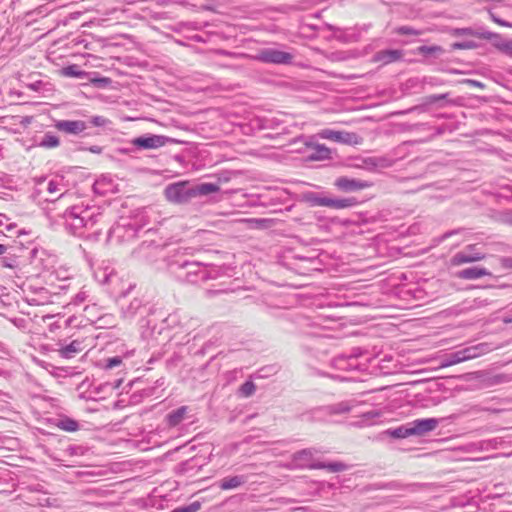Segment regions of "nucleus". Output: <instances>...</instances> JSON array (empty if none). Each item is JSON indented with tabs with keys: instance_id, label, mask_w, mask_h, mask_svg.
I'll use <instances>...</instances> for the list:
<instances>
[{
	"instance_id": "b1692460",
	"label": "nucleus",
	"mask_w": 512,
	"mask_h": 512,
	"mask_svg": "<svg viewBox=\"0 0 512 512\" xmlns=\"http://www.w3.org/2000/svg\"><path fill=\"white\" fill-rule=\"evenodd\" d=\"M453 50H469L476 48V44L472 41L468 42H456L451 45Z\"/></svg>"
},
{
	"instance_id": "7c9ffc66",
	"label": "nucleus",
	"mask_w": 512,
	"mask_h": 512,
	"mask_svg": "<svg viewBox=\"0 0 512 512\" xmlns=\"http://www.w3.org/2000/svg\"><path fill=\"white\" fill-rule=\"evenodd\" d=\"M491 19L494 23H496L497 25L499 26H502V27H509V28H512V24L506 22V21H503L499 18H497L494 14L491 13Z\"/></svg>"
},
{
	"instance_id": "7ed1b4c3",
	"label": "nucleus",
	"mask_w": 512,
	"mask_h": 512,
	"mask_svg": "<svg viewBox=\"0 0 512 512\" xmlns=\"http://www.w3.org/2000/svg\"><path fill=\"white\" fill-rule=\"evenodd\" d=\"M488 351H489V347L485 343H481L479 345L466 348L464 350H461V351H458L457 353H455L452 356V359L447 363H443L441 365V367H448V366H451L454 364L461 363L463 361L474 359L480 355L487 353Z\"/></svg>"
},
{
	"instance_id": "dca6fc26",
	"label": "nucleus",
	"mask_w": 512,
	"mask_h": 512,
	"mask_svg": "<svg viewBox=\"0 0 512 512\" xmlns=\"http://www.w3.org/2000/svg\"><path fill=\"white\" fill-rule=\"evenodd\" d=\"M219 191V186L213 183H203L194 189V194L208 195Z\"/></svg>"
},
{
	"instance_id": "c756f323",
	"label": "nucleus",
	"mask_w": 512,
	"mask_h": 512,
	"mask_svg": "<svg viewBox=\"0 0 512 512\" xmlns=\"http://www.w3.org/2000/svg\"><path fill=\"white\" fill-rule=\"evenodd\" d=\"M122 363V360L120 357H112L107 360L106 367L108 369H111L113 367L119 366Z\"/></svg>"
},
{
	"instance_id": "a19ab883",
	"label": "nucleus",
	"mask_w": 512,
	"mask_h": 512,
	"mask_svg": "<svg viewBox=\"0 0 512 512\" xmlns=\"http://www.w3.org/2000/svg\"><path fill=\"white\" fill-rule=\"evenodd\" d=\"M91 150H92L93 152H99V151H100V149H99V148H93V149H91Z\"/></svg>"
},
{
	"instance_id": "aec40b11",
	"label": "nucleus",
	"mask_w": 512,
	"mask_h": 512,
	"mask_svg": "<svg viewBox=\"0 0 512 512\" xmlns=\"http://www.w3.org/2000/svg\"><path fill=\"white\" fill-rule=\"evenodd\" d=\"M443 48L437 45L433 46H420L418 52L422 55H436L443 53Z\"/></svg>"
},
{
	"instance_id": "6e6552de",
	"label": "nucleus",
	"mask_w": 512,
	"mask_h": 512,
	"mask_svg": "<svg viewBox=\"0 0 512 512\" xmlns=\"http://www.w3.org/2000/svg\"><path fill=\"white\" fill-rule=\"evenodd\" d=\"M437 426V419H417L410 424V433H412V435L423 436L428 432L433 431Z\"/></svg>"
},
{
	"instance_id": "c85d7f7f",
	"label": "nucleus",
	"mask_w": 512,
	"mask_h": 512,
	"mask_svg": "<svg viewBox=\"0 0 512 512\" xmlns=\"http://www.w3.org/2000/svg\"><path fill=\"white\" fill-rule=\"evenodd\" d=\"M452 34L454 36H462V35L475 36L476 32H474L470 28H463V29H456V30H454Z\"/></svg>"
},
{
	"instance_id": "72a5a7b5",
	"label": "nucleus",
	"mask_w": 512,
	"mask_h": 512,
	"mask_svg": "<svg viewBox=\"0 0 512 512\" xmlns=\"http://www.w3.org/2000/svg\"><path fill=\"white\" fill-rule=\"evenodd\" d=\"M92 122L94 125L100 126V125H104L107 122V120L103 117L96 116L92 119Z\"/></svg>"
},
{
	"instance_id": "2f4dec72",
	"label": "nucleus",
	"mask_w": 512,
	"mask_h": 512,
	"mask_svg": "<svg viewBox=\"0 0 512 512\" xmlns=\"http://www.w3.org/2000/svg\"><path fill=\"white\" fill-rule=\"evenodd\" d=\"M446 97V95H431L426 98V103L431 104L435 103L439 100H442Z\"/></svg>"
},
{
	"instance_id": "20e7f679",
	"label": "nucleus",
	"mask_w": 512,
	"mask_h": 512,
	"mask_svg": "<svg viewBox=\"0 0 512 512\" xmlns=\"http://www.w3.org/2000/svg\"><path fill=\"white\" fill-rule=\"evenodd\" d=\"M255 58L263 63L288 64L292 61L293 55L289 52L267 48L259 51Z\"/></svg>"
},
{
	"instance_id": "473e14b6",
	"label": "nucleus",
	"mask_w": 512,
	"mask_h": 512,
	"mask_svg": "<svg viewBox=\"0 0 512 512\" xmlns=\"http://www.w3.org/2000/svg\"><path fill=\"white\" fill-rule=\"evenodd\" d=\"M67 424L63 426V428L67 431H75L77 429V423L73 420H69L66 422Z\"/></svg>"
},
{
	"instance_id": "4c0bfd02",
	"label": "nucleus",
	"mask_w": 512,
	"mask_h": 512,
	"mask_svg": "<svg viewBox=\"0 0 512 512\" xmlns=\"http://www.w3.org/2000/svg\"><path fill=\"white\" fill-rule=\"evenodd\" d=\"M6 252V247L2 244H0V255L4 254Z\"/></svg>"
},
{
	"instance_id": "c9c22d12",
	"label": "nucleus",
	"mask_w": 512,
	"mask_h": 512,
	"mask_svg": "<svg viewBox=\"0 0 512 512\" xmlns=\"http://www.w3.org/2000/svg\"><path fill=\"white\" fill-rule=\"evenodd\" d=\"M399 32L402 33V34H415V35H418V33L412 32L411 29L406 28V27L400 28Z\"/></svg>"
},
{
	"instance_id": "4be33fe9",
	"label": "nucleus",
	"mask_w": 512,
	"mask_h": 512,
	"mask_svg": "<svg viewBox=\"0 0 512 512\" xmlns=\"http://www.w3.org/2000/svg\"><path fill=\"white\" fill-rule=\"evenodd\" d=\"M40 145L45 148H55L59 145V139H58V137H56L54 135L47 134L43 138Z\"/></svg>"
},
{
	"instance_id": "9d476101",
	"label": "nucleus",
	"mask_w": 512,
	"mask_h": 512,
	"mask_svg": "<svg viewBox=\"0 0 512 512\" xmlns=\"http://www.w3.org/2000/svg\"><path fill=\"white\" fill-rule=\"evenodd\" d=\"M55 127L67 134H79L86 129V124L80 120H61L55 124Z\"/></svg>"
},
{
	"instance_id": "58836bf2",
	"label": "nucleus",
	"mask_w": 512,
	"mask_h": 512,
	"mask_svg": "<svg viewBox=\"0 0 512 512\" xmlns=\"http://www.w3.org/2000/svg\"><path fill=\"white\" fill-rule=\"evenodd\" d=\"M172 512H189V508H185V509H176Z\"/></svg>"
},
{
	"instance_id": "ddd939ff",
	"label": "nucleus",
	"mask_w": 512,
	"mask_h": 512,
	"mask_svg": "<svg viewBox=\"0 0 512 512\" xmlns=\"http://www.w3.org/2000/svg\"><path fill=\"white\" fill-rule=\"evenodd\" d=\"M246 482V477L243 475H237V476H229L223 478L220 483L219 487L222 490H230V489H236L240 487L242 484Z\"/></svg>"
},
{
	"instance_id": "9b49d317",
	"label": "nucleus",
	"mask_w": 512,
	"mask_h": 512,
	"mask_svg": "<svg viewBox=\"0 0 512 512\" xmlns=\"http://www.w3.org/2000/svg\"><path fill=\"white\" fill-rule=\"evenodd\" d=\"M491 272L484 267H469L457 272L456 276L464 280H476L485 276H491Z\"/></svg>"
},
{
	"instance_id": "f3484780",
	"label": "nucleus",
	"mask_w": 512,
	"mask_h": 512,
	"mask_svg": "<svg viewBox=\"0 0 512 512\" xmlns=\"http://www.w3.org/2000/svg\"><path fill=\"white\" fill-rule=\"evenodd\" d=\"M240 222L245 223L249 227H252V228H267L270 226L271 220L250 218V219H242V220H240Z\"/></svg>"
},
{
	"instance_id": "5701e85b",
	"label": "nucleus",
	"mask_w": 512,
	"mask_h": 512,
	"mask_svg": "<svg viewBox=\"0 0 512 512\" xmlns=\"http://www.w3.org/2000/svg\"><path fill=\"white\" fill-rule=\"evenodd\" d=\"M254 391H255V385L253 382H250V381L245 382L240 387V393L244 397L251 396L254 393Z\"/></svg>"
},
{
	"instance_id": "6ab92c4d",
	"label": "nucleus",
	"mask_w": 512,
	"mask_h": 512,
	"mask_svg": "<svg viewBox=\"0 0 512 512\" xmlns=\"http://www.w3.org/2000/svg\"><path fill=\"white\" fill-rule=\"evenodd\" d=\"M80 351L79 343L76 341H73L69 345L63 347L60 350V354L65 358H70L73 356V354L78 353Z\"/></svg>"
},
{
	"instance_id": "423d86ee",
	"label": "nucleus",
	"mask_w": 512,
	"mask_h": 512,
	"mask_svg": "<svg viewBox=\"0 0 512 512\" xmlns=\"http://www.w3.org/2000/svg\"><path fill=\"white\" fill-rule=\"evenodd\" d=\"M166 138L162 135H145L134 138L132 144L141 149H158L164 146Z\"/></svg>"
},
{
	"instance_id": "a878e982",
	"label": "nucleus",
	"mask_w": 512,
	"mask_h": 512,
	"mask_svg": "<svg viewBox=\"0 0 512 512\" xmlns=\"http://www.w3.org/2000/svg\"><path fill=\"white\" fill-rule=\"evenodd\" d=\"M391 435L395 438H405L411 436L410 427H399L391 432Z\"/></svg>"
},
{
	"instance_id": "f03ea898",
	"label": "nucleus",
	"mask_w": 512,
	"mask_h": 512,
	"mask_svg": "<svg viewBox=\"0 0 512 512\" xmlns=\"http://www.w3.org/2000/svg\"><path fill=\"white\" fill-rule=\"evenodd\" d=\"M318 136L322 139L330 140L333 142L346 144V145H358L362 142V138L353 132L347 131H335L331 129H323L318 133Z\"/></svg>"
},
{
	"instance_id": "cd10ccee",
	"label": "nucleus",
	"mask_w": 512,
	"mask_h": 512,
	"mask_svg": "<svg viewBox=\"0 0 512 512\" xmlns=\"http://www.w3.org/2000/svg\"><path fill=\"white\" fill-rule=\"evenodd\" d=\"M461 83L481 90L485 89L486 87L484 83L473 79H464Z\"/></svg>"
},
{
	"instance_id": "2eb2a0df",
	"label": "nucleus",
	"mask_w": 512,
	"mask_h": 512,
	"mask_svg": "<svg viewBox=\"0 0 512 512\" xmlns=\"http://www.w3.org/2000/svg\"><path fill=\"white\" fill-rule=\"evenodd\" d=\"M493 46L505 55L512 57V39H502L500 41H495Z\"/></svg>"
},
{
	"instance_id": "39448f33",
	"label": "nucleus",
	"mask_w": 512,
	"mask_h": 512,
	"mask_svg": "<svg viewBox=\"0 0 512 512\" xmlns=\"http://www.w3.org/2000/svg\"><path fill=\"white\" fill-rule=\"evenodd\" d=\"M475 245H468L463 251L456 253L450 260L452 266L479 262L485 259V254L475 251Z\"/></svg>"
},
{
	"instance_id": "412c9836",
	"label": "nucleus",
	"mask_w": 512,
	"mask_h": 512,
	"mask_svg": "<svg viewBox=\"0 0 512 512\" xmlns=\"http://www.w3.org/2000/svg\"><path fill=\"white\" fill-rule=\"evenodd\" d=\"M183 187V184L169 186L166 190V194L169 198L174 199L175 201H180L179 193L183 189Z\"/></svg>"
},
{
	"instance_id": "4468645a",
	"label": "nucleus",
	"mask_w": 512,
	"mask_h": 512,
	"mask_svg": "<svg viewBox=\"0 0 512 512\" xmlns=\"http://www.w3.org/2000/svg\"><path fill=\"white\" fill-rule=\"evenodd\" d=\"M60 73L62 76L75 78H83L87 75L85 71L80 70L79 67L75 64L64 67Z\"/></svg>"
},
{
	"instance_id": "a211bd4d",
	"label": "nucleus",
	"mask_w": 512,
	"mask_h": 512,
	"mask_svg": "<svg viewBox=\"0 0 512 512\" xmlns=\"http://www.w3.org/2000/svg\"><path fill=\"white\" fill-rule=\"evenodd\" d=\"M187 407H181L176 411L168 415V421L170 425H177L186 415Z\"/></svg>"
},
{
	"instance_id": "393cba45",
	"label": "nucleus",
	"mask_w": 512,
	"mask_h": 512,
	"mask_svg": "<svg viewBox=\"0 0 512 512\" xmlns=\"http://www.w3.org/2000/svg\"><path fill=\"white\" fill-rule=\"evenodd\" d=\"M475 36L482 38V39L491 40V41H493V43L495 41H500L503 39L500 34L493 33V32L476 33Z\"/></svg>"
},
{
	"instance_id": "f704fd0d",
	"label": "nucleus",
	"mask_w": 512,
	"mask_h": 512,
	"mask_svg": "<svg viewBox=\"0 0 512 512\" xmlns=\"http://www.w3.org/2000/svg\"><path fill=\"white\" fill-rule=\"evenodd\" d=\"M92 83H104V84H108L109 83V79L108 78H97V79H92L91 80Z\"/></svg>"
},
{
	"instance_id": "bb28decb",
	"label": "nucleus",
	"mask_w": 512,
	"mask_h": 512,
	"mask_svg": "<svg viewBox=\"0 0 512 512\" xmlns=\"http://www.w3.org/2000/svg\"><path fill=\"white\" fill-rule=\"evenodd\" d=\"M313 468H328L330 471L337 472L345 469V465L342 463H332L328 465H316Z\"/></svg>"
},
{
	"instance_id": "e433bc0d",
	"label": "nucleus",
	"mask_w": 512,
	"mask_h": 512,
	"mask_svg": "<svg viewBox=\"0 0 512 512\" xmlns=\"http://www.w3.org/2000/svg\"><path fill=\"white\" fill-rule=\"evenodd\" d=\"M307 455H310V452L306 451V450H303L301 452H298L295 457H296V459H300V458H302L304 456H307Z\"/></svg>"
},
{
	"instance_id": "f257e3e1",
	"label": "nucleus",
	"mask_w": 512,
	"mask_h": 512,
	"mask_svg": "<svg viewBox=\"0 0 512 512\" xmlns=\"http://www.w3.org/2000/svg\"><path fill=\"white\" fill-rule=\"evenodd\" d=\"M304 198L312 206H323L332 209H345L356 204V201L353 198L333 199L327 196H320L315 193H306Z\"/></svg>"
},
{
	"instance_id": "f8f14e48",
	"label": "nucleus",
	"mask_w": 512,
	"mask_h": 512,
	"mask_svg": "<svg viewBox=\"0 0 512 512\" xmlns=\"http://www.w3.org/2000/svg\"><path fill=\"white\" fill-rule=\"evenodd\" d=\"M306 147L311 148L314 152L309 155L310 161H323L331 158V150L323 144H315L311 142L305 143Z\"/></svg>"
},
{
	"instance_id": "0eeeda50",
	"label": "nucleus",
	"mask_w": 512,
	"mask_h": 512,
	"mask_svg": "<svg viewBox=\"0 0 512 512\" xmlns=\"http://www.w3.org/2000/svg\"><path fill=\"white\" fill-rule=\"evenodd\" d=\"M334 185L338 189L345 191V192L363 190V189H366V188H369L372 186V184L367 181L349 179L347 177L337 178L335 180Z\"/></svg>"
},
{
	"instance_id": "1a4fd4ad",
	"label": "nucleus",
	"mask_w": 512,
	"mask_h": 512,
	"mask_svg": "<svg viewBox=\"0 0 512 512\" xmlns=\"http://www.w3.org/2000/svg\"><path fill=\"white\" fill-rule=\"evenodd\" d=\"M403 52L401 50L395 49V50H382L377 52L373 58L372 61L374 63H378L380 65H388L393 62H397L403 57Z\"/></svg>"
},
{
	"instance_id": "ea45409f",
	"label": "nucleus",
	"mask_w": 512,
	"mask_h": 512,
	"mask_svg": "<svg viewBox=\"0 0 512 512\" xmlns=\"http://www.w3.org/2000/svg\"><path fill=\"white\" fill-rule=\"evenodd\" d=\"M199 508H200V504L194 502V506H193L194 512L197 511Z\"/></svg>"
}]
</instances>
